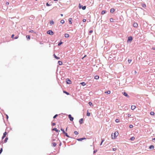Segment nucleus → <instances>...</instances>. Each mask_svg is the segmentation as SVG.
<instances>
[{
	"instance_id": "1",
	"label": "nucleus",
	"mask_w": 155,
	"mask_h": 155,
	"mask_svg": "<svg viewBox=\"0 0 155 155\" xmlns=\"http://www.w3.org/2000/svg\"><path fill=\"white\" fill-rule=\"evenodd\" d=\"M119 133L117 131H115L114 134V136L113 137L112 134V138L113 139H114L116 138V137L118 135Z\"/></svg>"
},
{
	"instance_id": "2",
	"label": "nucleus",
	"mask_w": 155,
	"mask_h": 155,
	"mask_svg": "<svg viewBox=\"0 0 155 155\" xmlns=\"http://www.w3.org/2000/svg\"><path fill=\"white\" fill-rule=\"evenodd\" d=\"M133 39V37L130 36L128 37V39L127 41V43H130Z\"/></svg>"
},
{
	"instance_id": "3",
	"label": "nucleus",
	"mask_w": 155,
	"mask_h": 155,
	"mask_svg": "<svg viewBox=\"0 0 155 155\" xmlns=\"http://www.w3.org/2000/svg\"><path fill=\"white\" fill-rule=\"evenodd\" d=\"M78 7L80 9L82 8L83 10H85L86 8V6H83L82 5H81L80 3L79 4Z\"/></svg>"
},
{
	"instance_id": "4",
	"label": "nucleus",
	"mask_w": 155,
	"mask_h": 155,
	"mask_svg": "<svg viewBox=\"0 0 155 155\" xmlns=\"http://www.w3.org/2000/svg\"><path fill=\"white\" fill-rule=\"evenodd\" d=\"M47 34L50 35H54V33L51 30H49L47 32Z\"/></svg>"
},
{
	"instance_id": "5",
	"label": "nucleus",
	"mask_w": 155,
	"mask_h": 155,
	"mask_svg": "<svg viewBox=\"0 0 155 155\" xmlns=\"http://www.w3.org/2000/svg\"><path fill=\"white\" fill-rule=\"evenodd\" d=\"M66 82L67 84H70L72 83L71 81L68 78L66 79Z\"/></svg>"
},
{
	"instance_id": "6",
	"label": "nucleus",
	"mask_w": 155,
	"mask_h": 155,
	"mask_svg": "<svg viewBox=\"0 0 155 155\" xmlns=\"http://www.w3.org/2000/svg\"><path fill=\"white\" fill-rule=\"evenodd\" d=\"M63 134L64 135V136H66L67 137H68V138H74L73 137H70L68 135V133H66V132H65V131L63 133Z\"/></svg>"
},
{
	"instance_id": "7",
	"label": "nucleus",
	"mask_w": 155,
	"mask_h": 155,
	"mask_svg": "<svg viewBox=\"0 0 155 155\" xmlns=\"http://www.w3.org/2000/svg\"><path fill=\"white\" fill-rule=\"evenodd\" d=\"M68 118L71 121H73L74 120V118L72 117L71 115V114H69L68 115Z\"/></svg>"
},
{
	"instance_id": "8",
	"label": "nucleus",
	"mask_w": 155,
	"mask_h": 155,
	"mask_svg": "<svg viewBox=\"0 0 155 155\" xmlns=\"http://www.w3.org/2000/svg\"><path fill=\"white\" fill-rule=\"evenodd\" d=\"M35 17L33 15H31V16H29V19L30 20V21H32L35 18Z\"/></svg>"
},
{
	"instance_id": "9",
	"label": "nucleus",
	"mask_w": 155,
	"mask_h": 155,
	"mask_svg": "<svg viewBox=\"0 0 155 155\" xmlns=\"http://www.w3.org/2000/svg\"><path fill=\"white\" fill-rule=\"evenodd\" d=\"M122 94L125 96L127 97V98L129 97L130 96L127 94L126 92H124L122 93Z\"/></svg>"
},
{
	"instance_id": "10",
	"label": "nucleus",
	"mask_w": 155,
	"mask_h": 155,
	"mask_svg": "<svg viewBox=\"0 0 155 155\" xmlns=\"http://www.w3.org/2000/svg\"><path fill=\"white\" fill-rule=\"evenodd\" d=\"M7 133L6 132H5L3 133V135L2 137V140H3L4 138L6 137V135H7Z\"/></svg>"
},
{
	"instance_id": "11",
	"label": "nucleus",
	"mask_w": 155,
	"mask_h": 155,
	"mask_svg": "<svg viewBox=\"0 0 155 155\" xmlns=\"http://www.w3.org/2000/svg\"><path fill=\"white\" fill-rule=\"evenodd\" d=\"M133 26L135 28H137L138 26V24L137 23L134 22L133 24Z\"/></svg>"
},
{
	"instance_id": "12",
	"label": "nucleus",
	"mask_w": 155,
	"mask_h": 155,
	"mask_svg": "<svg viewBox=\"0 0 155 155\" xmlns=\"http://www.w3.org/2000/svg\"><path fill=\"white\" fill-rule=\"evenodd\" d=\"M84 119L81 118L79 120V123L80 124H82L83 123Z\"/></svg>"
},
{
	"instance_id": "13",
	"label": "nucleus",
	"mask_w": 155,
	"mask_h": 155,
	"mask_svg": "<svg viewBox=\"0 0 155 155\" xmlns=\"http://www.w3.org/2000/svg\"><path fill=\"white\" fill-rule=\"evenodd\" d=\"M52 130L55 131L57 132H59L60 131L59 130H58L57 129V128H55V127L53 128L52 129Z\"/></svg>"
},
{
	"instance_id": "14",
	"label": "nucleus",
	"mask_w": 155,
	"mask_h": 155,
	"mask_svg": "<svg viewBox=\"0 0 155 155\" xmlns=\"http://www.w3.org/2000/svg\"><path fill=\"white\" fill-rule=\"evenodd\" d=\"M154 148V146L153 145H150L149 147V149L150 150H151L152 149H153Z\"/></svg>"
},
{
	"instance_id": "15",
	"label": "nucleus",
	"mask_w": 155,
	"mask_h": 155,
	"mask_svg": "<svg viewBox=\"0 0 155 155\" xmlns=\"http://www.w3.org/2000/svg\"><path fill=\"white\" fill-rule=\"evenodd\" d=\"M72 18H70L68 19V21H69V23L70 24H72Z\"/></svg>"
},
{
	"instance_id": "16",
	"label": "nucleus",
	"mask_w": 155,
	"mask_h": 155,
	"mask_svg": "<svg viewBox=\"0 0 155 155\" xmlns=\"http://www.w3.org/2000/svg\"><path fill=\"white\" fill-rule=\"evenodd\" d=\"M115 9L114 8H111L110 9V12L111 13H113L114 12Z\"/></svg>"
},
{
	"instance_id": "17",
	"label": "nucleus",
	"mask_w": 155,
	"mask_h": 155,
	"mask_svg": "<svg viewBox=\"0 0 155 155\" xmlns=\"http://www.w3.org/2000/svg\"><path fill=\"white\" fill-rule=\"evenodd\" d=\"M53 56H54V58L57 60L60 59V57L57 56L54 54H53Z\"/></svg>"
},
{
	"instance_id": "18",
	"label": "nucleus",
	"mask_w": 155,
	"mask_h": 155,
	"mask_svg": "<svg viewBox=\"0 0 155 155\" xmlns=\"http://www.w3.org/2000/svg\"><path fill=\"white\" fill-rule=\"evenodd\" d=\"M136 108V107L135 106L132 105L131 107V109L132 110H134Z\"/></svg>"
},
{
	"instance_id": "19",
	"label": "nucleus",
	"mask_w": 155,
	"mask_h": 155,
	"mask_svg": "<svg viewBox=\"0 0 155 155\" xmlns=\"http://www.w3.org/2000/svg\"><path fill=\"white\" fill-rule=\"evenodd\" d=\"M106 12L107 11L106 10H103L102 11L101 14L102 15H103L104 14H105Z\"/></svg>"
},
{
	"instance_id": "20",
	"label": "nucleus",
	"mask_w": 155,
	"mask_h": 155,
	"mask_svg": "<svg viewBox=\"0 0 155 155\" xmlns=\"http://www.w3.org/2000/svg\"><path fill=\"white\" fill-rule=\"evenodd\" d=\"M26 38H27V40L28 41L30 40V36L29 35H26Z\"/></svg>"
},
{
	"instance_id": "21",
	"label": "nucleus",
	"mask_w": 155,
	"mask_h": 155,
	"mask_svg": "<svg viewBox=\"0 0 155 155\" xmlns=\"http://www.w3.org/2000/svg\"><path fill=\"white\" fill-rule=\"evenodd\" d=\"M141 5L142 7L144 8H146V5L145 3H142L141 4Z\"/></svg>"
},
{
	"instance_id": "22",
	"label": "nucleus",
	"mask_w": 155,
	"mask_h": 155,
	"mask_svg": "<svg viewBox=\"0 0 155 155\" xmlns=\"http://www.w3.org/2000/svg\"><path fill=\"white\" fill-rule=\"evenodd\" d=\"M99 77L98 75H96L94 77V79L96 80H98L99 79Z\"/></svg>"
},
{
	"instance_id": "23",
	"label": "nucleus",
	"mask_w": 155,
	"mask_h": 155,
	"mask_svg": "<svg viewBox=\"0 0 155 155\" xmlns=\"http://www.w3.org/2000/svg\"><path fill=\"white\" fill-rule=\"evenodd\" d=\"M58 64L59 65H61L62 64V62L60 61H58Z\"/></svg>"
},
{
	"instance_id": "24",
	"label": "nucleus",
	"mask_w": 155,
	"mask_h": 155,
	"mask_svg": "<svg viewBox=\"0 0 155 155\" xmlns=\"http://www.w3.org/2000/svg\"><path fill=\"white\" fill-rule=\"evenodd\" d=\"M90 115H91V114H90V112L88 111V110H87V116L88 117H89L90 116Z\"/></svg>"
},
{
	"instance_id": "25",
	"label": "nucleus",
	"mask_w": 155,
	"mask_h": 155,
	"mask_svg": "<svg viewBox=\"0 0 155 155\" xmlns=\"http://www.w3.org/2000/svg\"><path fill=\"white\" fill-rule=\"evenodd\" d=\"M64 37L65 38H68L69 37V35L68 34H67V33H66V34H64Z\"/></svg>"
},
{
	"instance_id": "26",
	"label": "nucleus",
	"mask_w": 155,
	"mask_h": 155,
	"mask_svg": "<svg viewBox=\"0 0 155 155\" xmlns=\"http://www.w3.org/2000/svg\"><path fill=\"white\" fill-rule=\"evenodd\" d=\"M88 104H89L90 107H92L93 106V104L90 101L88 102Z\"/></svg>"
},
{
	"instance_id": "27",
	"label": "nucleus",
	"mask_w": 155,
	"mask_h": 155,
	"mask_svg": "<svg viewBox=\"0 0 155 155\" xmlns=\"http://www.w3.org/2000/svg\"><path fill=\"white\" fill-rule=\"evenodd\" d=\"M52 146L54 147H55L57 145L56 143L55 142H53L52 143Z\"/></svg>"
},
{
	"instance_id": "28",
	"label": "nucleus",
	"mask_w": 155,
	"mask_h": 155,
	"mask_svg": "<svg viewBox=\"0 0 155 155\" xmlns=\"http://www.w3.org/2000/svg\"><path fill=\"white\" fill-rule=\"evenodd\" d=\"M54 23V21L52 20H51L50 21V24L51 25H53Z\"/></svg>"
},
{
	"instance_id": "29",
	"label": "nucleus",
	"mask_w": 155,
	"mask_h": 155,
	"mask_svg": "<svg viewBox=\"0 0 155 155\" xmlns=\"http://www.w3.org/2000/svg\"><path fill=\"white\" fill-rule=\"evenodd\" d=\"M135 139V137H132L130 138V140L134 141Z\"/></svg>"
},
{
	"instance_id": "30",
	"label": "nucleus",
	"mask_w": 155,
	"mask_h": 155,
	"mask_svg": "<svg viewBox=\"0 0 155 155\" xmlns=\"http://www.w3.org/2000/svg\"><path fill=\"white\" fill-rule=\"evenodd\" d=\"M63 92L64 93H65L67 95H69L70 94L68 92L65 91H63Z\"/></svg>"
},
{
	"instance_id": "31",
	"label": "nucleus",
	"mask_w": 155,
	"mask_h": 155,
	"mask_svg": "<svg viewBox=\"0 0 155 155\" xmlns=\"http://www.w3.org/2000/svg\"><path fill=\"white\" fill-rule=\"evenodd\" d=\"M80 84H81L82 86H84L86 84L84 82H81L80 83Z\"/></svg>"
},
{
	"instance_id": "32",
	"label": "nucleus",
	"mask_w": 155,
	"mask_h": 155,
	"mask_svg": "<svg viewBox=\"0 0 155 155\" xmlns=\"http://www.w3.org/2000/svg\"><path fill=\"white\" fill-rule=\"evenodd\" d=\"M8 140V138L7 137H6L5 138V139L4 140V142L5 143H6L7 142Z\"/></svg>"
},
{
	"instance_id": "33",
	"label": "nucleus",
	"mask_w": 155,
	"mask_h": 155,
	"mask_svg": "<svg viewBox=\"0 0 155 155\" xmlns=\"http://www.w3.org/2000/svg\"><path fill=\"white\" fill-rule=\"evenodd\" d=\"M63 43V42L61 40L60 42H59V43H58V46H60Z\"/></svg>"
},
{
	"instance_id": "34",
	"label": "nucleus",
	"mask_w": 155,
	"mask_h": 155,
	"mask_svg": "<svg viewBox=\"0 0 155 155\" xmlns=\"http://www.w3.org/2000/svg\"><path fill=\"white\" fill-rule=\"evenodd\" d=\"M105 93L107 94H110V91L109 90H108L105 91Z\"/></svg>"
},
{
	"instance_id": "35",
	"label": "nucleus",
	"mask_w": 155,
	"mask_h": 155,
	"mask_svg": "<svg viewBox=\"0 0 155 155\" xmlns=\"http://www.w3.org/2000/svg\"><path fill=\"white\" fill-rule=\"evenodd\" d=\"M78 141H82L83 140L82 138H77L76 139Z\"/></svg>"
},
{
	"instance_id": "36",
	"label": "nucleus",
	"mask_w": 155,
	"mask_h": 155,
	"mask_svg": "<svg viewBox=\"0 0 155 155\" xmlns=\"http://www.w3.org/2000/svg\"><path fill=\"white\" fill-rule=\"evenodd\" d=\"M150 115L153 116L155 114V113L153 111H151L150 113Z\"/></svg>"
},
{
	"instance_id": "37",
	"label": "nucleus",
	"mask_w": 155,
	"mask_h": 155,
	"mask_svg": "<svg viewBox=\"0 0 155 155\" xmlns=\"http://www.w3.org/2000/svg\"><path fill=\"white\" fill-rule=\"evenodd\" d=\"M114 19L113 18H111L110 19V21L111 22H114Z\"/></svg>"
},
{
	"instance_id": "38",
	"label": "nucleus",
	"mask_w": 155,
	"mask_h": 155,
	"mask_svg": "<svg viewBox=\"0 0 155 155\" xmlns=\"http://www.w3.org/2000/svg\"><path fill=\"white\" fill-rule=\"evenodd\" d=\"M60 129L62 131L63 134L65 132L64 129L62 128V127Z\"/></svg>"
},
{
	"instance_id": "39",
	"label": "nucleus",
	"mask_w": 155,
	"mask_h": 155,
	"mask_svg": "<svg viewBox=\"0 0 155 155\" xmlns=\"http://www.w3.org/2000/svg\"><path fill=\"white\" fill-rule=\"evenodd\" d=\"M60 22L62 24H63L64 23V21L62 19V20H61L60 21Z\"/></svg>"
},
{
	"instance_id": "40",
	"label": "nucleus",
	"mask_w": 155,
	"mask_h": 155,
	"mask_svg": "<svg viewBox=\"0 0 155 155\" xmlns=\"http://www.w3.org/2000/svg\"><path fill=\"white\" fill-rule=\"evenodd\" d=\"M115 121L117 123H119V120L118 119H117L115 120Z\"/></svg>"
},
{
	"instance_id": "41",
	"label": "nucleus",
	"mask_w": 155,
	"mask_h": 155,
	"mask_svg": "<svg viewBox=\"0 0 155 155\" xmlns=\"http://www.w3.org/2000/svg\"><path fill=\"white\" fill-rule=\"evenodd\" d=\"M58 116V114H56L54 116L53 118L54 119H55Z\"/></svg>"
},
{
	"instance_id": "42",
	"label": "nucleus",
	"mask_w": 155,
	"mask_h": 155,
	"mask_svg": "<svg viewBox=\"0 0 155 155\" xmlns=\"http://www.w3.org/2000/svg\"><path fill=\"white\" fill-rule=\"evenodd\" d=\"M74 134H75V135H78V134L79 133L78 131H74Z\"/></svg>"
},
{
	"instance_id": "43",
	"label": "nucleus",
	"mask_w": 155,
	"mask_h": 155,
	"mask_svg": "<svg viewBox=\"0 0 155 155\" xmlns=\"http://www.w3.org/2000/svg\"><path fill=\"white\" fill-rule=\"evenodd\" d=\"M29 32L35 33L34 31L33 30H31L29 31Z\"/></svg>"
},
{
	"instance_id": "44",
	"label": "nucleus",
	"mask_w": 155,
	"mask_h": 155,
	"mask_svg": "<svg viewBox=\"0 0 155 155\" xmlns=\"http://www.w3.org/2000/svg\"><path fill=\"white\" fill-rule=\"evenodd\" d=\"M129 127L130 128H132L133 127V126L132 124H130L129 126Z\"/></svg>"
},
{
	"instance_id": "45",
	"label": "nucleus",
	"mask_w": 155,
	"mask_h": 155,
	"mask_svg": "<svg viewBox=\"0 0 155 155\" xmlns=\"http://www.w3.org/2000/svg\"><path fill=\"white\" fill-rule=\"evenodd\" d=\"M51 5V4H49L48 3V2H47L46 3V5L47 6H50Z\"/></svg>"
},
{
	"instance_id": "46",
	"label": "nucleus",
	"mask_w": 155,
	"mask_h": 155,
	"mask_svg": "<svg viewBox=\"0 0 155 155\" xmlns=\"http://www.w3.org/2000/svg\"><path fill=\"white\" fill-rule=\"evenodd\" d=\"M56 125V123H51V125L52 126H54Z\"/></svg>"
},
{
	"instance_id": "47",
	"label": "nucleus",
	"mask_w": 155,
	"mask_h": 155,
	"mask_svg": "<svg viewBox=\"0 0 155 155\" xmlns=\"http://www.w3.org/2000/svg\"><path fill=\"white\" fill-rule=\"evenodd\" d=\"M93 32V31L92 30H90L89 32V35H90L89 34L92 33Z\"/></svg>"
},
{
	"instance_id": "48",
	"label": "nucleus",
	"mask_w": 155,
	"mask_h": 155,
	"mask_svg": "<svg viewBox=\"0 0 155 155\" xmlns=\"http://www.w3.org/2000/svg\"><path fill=\"white\" fill-rule=\"evenodd\" d=\"M128 62L129 63H130L131 61H132V60L131 59H128Z\"/></svg>"
},
{
	"instance_id": "49",
	"label": "nucleus",
	"mask_w": 155,
	"mask_h": 155,
	"mask_svg": "<svg viewBox=\"0 0 155 155\" xmlns=\"http://www.w3.org/2000/svg\"><path fill=\"white\" fill-rule=\"evenodd\" d=\"M18 35H17L14 38V39H17L18 38Z\"/></svg>"
},
{
	"instance_id": "50",
	"label": "nucleus",
	"mask_w": 155,
	"mask_h": 155,
	"mask_svg": "<svg viewBox=\"0 0 155 155\" xmlns=\"http://www.w3.org/2000/svg\"><path fill=\"white\" fill-rule=\"evenodd\" d=\"M9 4V3L8 2H6L5 3L6 5L8 6Z\"/></svg>"
},
{
	"instance_id": "51",
	"label": "nucleus",
	"mask_w": 155,
	"mask_h": 155,
	"mask_svg": "<svg viewBox=\"0 0 155 155\" xmlns=\"http://www.w3.org/2000/svg\"><path fill=\"white\" fill-rule=\"evenodd\" d=\"M97 151V150H94V151H93V153L94 154V153H95Z\"/></svg>"
},
{
	"instance_id": "52",
	"label": "nucleus",
	"mask_w": 155,
	"mask_h": 155,
	"mask_svg": "<svg viewBox=\"0 0 155 155\" xmlns=\"http://www.w3.org/2000/svg\"><path fill=\"white\" fill-rule=\"evenodd\" d=\"M6 119L7 120H8V115L6 114Z\"/></svg>"
},
{
	"instance_id": "53",
	"label": "nucleus",
	"mask_w": 155,
	"mask_h": 155,
	"mask_svg": "<svg viewBox=\"0 0 155 155\" xmlns=\"http://www.w3.org/2000/svg\"><path fill=\"white\" fill-rule=\"evenodd\" d=\"M14 35H15L14 34L12 35H11V38H14Z\"/></svg>"
},
{
	"instance_id": "54",
	"label": "nucleus",
	"mask_w": 155,
	"mask_h": 155,
	"mask_svg": "<svg viewBox=\"0 0 155 155\" xmlns=\"http://www.w3.org/2000/svg\"><path fill=\"white\" fill-rule=\"evenodd\" d=\"M86 21V19H83V21H83V22H85Z\"/></svg>"
},
{
	"instance_id": "55",
	"label": "nucleus",
	"mask_w": 155,
	"mask_h": 155,
	"mask_svg": "<svg viewBox=\"0 0 155 155\" xmlns=\"http://www.w3.org/2000/svg\"><path fill=\"white\" fill-rule=\"evenodd\" d=\"M112 150L113 151H115L116 150V148H113L112 149Z\"/></svg>"
},
{
	"instance_id": "56",
	"label": "nucleus",
	"mask_w": 155,
	"mask_h": 155,
	"mask_svg": "<svg viewBox=\"0 0 155 155\" xmlns=\"http://www.w3.org/2000/svg\"><path fill=\"white\" fill-rule=\"evenodd\" d=\"M104 140H105L104 139H101V142H102V143H103L104 141Z\"/></svg>"
},
{
	"instance_id": "57",
	"label": "nucleus",
	"mask_w": 155,
	"mask_h": 155,
	"mask_svg": "<svg viewBox=\"0 0 155 155\" xmlns=\"http://www.w3.org/2000/svg\"><path fill=\"white\" fill-rule=\"evenodd\" d=\"M82 139L83 140H86L87 139V138L85 137H82Z\"/></svg>"
},
{
	"instance_id": "58",
	"label": "nucleus",
	"mask_w": 155,
	"mask_h": 155,
	"mask_svg": "<svg viewBox=\"0 0 155 155\" xmlns=\"http://www.w3.org/2000/svg\"><path fill=\"white\" fill-rule=\"evenodd\" d=\"M131 116V114H128L127 115V116L128 117H130Z\"/></svg>"
},
{
	"instance_id": "59",
	"label": "nucleus",
	"mask_w": 155,
	"mask_h": 155,
	"mask_svg": "<svg viewBox=\"0 0 155 155\" xmlns=\"http://www.w3.org/2000/svg\"><path fill=\"white\" fill-rule=\"evenodd\" d=\"M105 98L104 97H101V99L102 100H104V99H105Z\"/></svg>"
},
{
	"instance_id": "60",
	"label": "nucleus",
	"mask_w": 155,
	"mask_h": 155,
	"mask_svg": "<svg viewBox=\"0 0 155 155\" xmlns=\"http://www.w3.org/2000/svg\"><path fill=\"white\" fill-rule=\"evenodd\" d=\"M0 151H1L2 152V151H3V149H2V147L1 148H0Z\"/></svg>"
},
{
	"instance_id": "61",
	"label": "nucleus",
	"mask_w": 155,
	"mask_h": 155,
	"mask_svg": "<svg viewBox=\"0 0 155 155\" xmlns=\"http://www.w3.org/2000/svg\"><path fill=\"white\" fill-rule=\"evenodd\" d=\"M51 140L52 141H54L55 140L54 139H52Z\"/></svg>"
},
{
	"instance_id": "62",
	"label": "nucleus",
	"mask_w": 155,
	"mask_h": 155,
	"mask_svg": "<svg viewBox=\"0 0 155 155\" xmlns=\"http://www.w3.org/2000/svg\"><path fill=\"white\" fill-rule=\"evenodd\" d=\"M152 140L155 141V137L152 138Z\"/></svg>"
},
{
	"instance_id": "63",
	"label": "nucleus",
	"mask_w": 155,
	"mask_h": 155,
	"mask_svg": "<svg viewBox=\"0 0 155 155\" xmlns=\"http://www.w3.org/2000/svg\"><path fill=\"white\" fill-rule=\"evenodd\" d=\"M61 144H62L61 142H60V144H59V146H61Z\"/></svg>"
},
{
	"instance_id": "64",
	"label": "nucleus",
	"mask_w": 155,
	"mask_h": 155,
	"mask_svg": "<svg viewBox=\"0 0 155 155\" xmlns=\"http://www.w3.org/2000/svg\"><path fill=\"white\" fill-rule=\"evenodd\" d=\"M152 49L154 50H155V47H152Z\"/></svg>"
}]
</instances>
